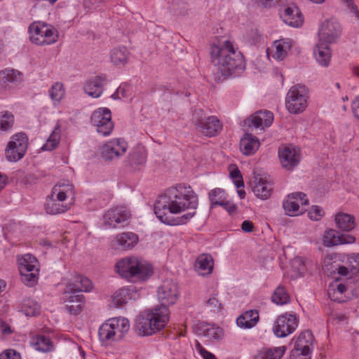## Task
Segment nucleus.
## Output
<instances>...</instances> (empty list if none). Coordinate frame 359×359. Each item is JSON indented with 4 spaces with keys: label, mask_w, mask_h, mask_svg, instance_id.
<instances>
[{
    "label": "nucleus",
    "mask_w": 359,
    "mask_h": 359,
    "mask_svg": "<svg viewBox=\"0 0 359 359\" xmlns=\"http://www.w3.org/2000/svg\"><path fill=\"white\" fill-rule=\"evenodd\" d=\"M198 205V196L192 188L178 184L159 196L154 205V213L165 224L182 225L195 215Z\"/></svg>",
    "instance_id": "obj_1"
},
{
    "label": "nucleus",
    "mask_w": 359,
    "mask_h": 359,
    "mask_svg": "<svg viewBox=\"0 0 359 359\" xmlns=\"http://www.w3.org/2000/svg\"><path fill=\"white\" fill-rule=\"evenodd\" d=\"M210 55L215 71L222 76L239 75L245 68L243 54L235 42L230 39L212 45Z\"/></svg>",
    "instance_id": "obj_2"
},
{
    "label": "nucleus",
    "mask_w": 359,
    "mask_h": 359,
    "mask_svg": "<svg viewBox=\"0 0 359 359\" xmlns=\"http://www.w3.org/2000/svg\"><path fill=\"white\" fill-rule=\"evenodd\" d=\"M170 315V309L165 306L157 305L145 310L137 317L136 330L140 335L151 336L166 326Z\"/></svg>",
    "instance_id": "obj_3"
},
{
    "label": "nucleus",
    "mask_w": 359,
    "mask_h": 359,
    "mask_svg": "<svg viewBox=\"0 0 359 359\" xmlns=\"http://www.w3.org/2000/svg\"><path fill=\"white\" fill-rule=\"evenodd\" d=\"M74 196L75 191L72 184L69 182L57 183L46 199V212L50 215H58L67 212L71 208Z\"/></svg>",
    "instance_id": "obj_4"
},
{
    "label": "nucleus",
    "mask_w": 359,
    "mask_h": 359,
    "mask_svg": "<svg viewBox=\"0 0 359 359\" xmlns=\"http://www.w3.org/2000/svg\"><path fill=\"white\" fill-rule=\"evenodd\" d=\"M116 272L131 282L144 281L153 274V267L147 261L137 257H128L116 264Z\"/></svg>",
    "instance_id": "obj_5"
},
{
    "label": "nucleus",
    "mask_w": 359,
    "mask_h": 359,
    "mask_svg": "<svg viewBox=\"0 0 359 359\" xmlns=\"http://www.w3.org/2000/svg\"><path fill=\"white\" fill-rule=\"evenodd\" d=\"M130 327L129 320L125 317H115L107 320L98 330V337L102 343L109 344L122 339Z\"/></svg>",
    "instance_id": "obj_6"
},
{
    "label": "nucleus",
    "mask_w": 359,
    "mask_h": 359,
    "mask_svg": "<svg viewBox=\"0 0 359 359\" xmlns=\"http://www.w3.org/2000/svg\"><path fill=\"white\" fill-rule=\"evenodd\" d=\"M29 40L38 46H49L57 42L59 33L52 25L34 22L28 28Z\"/></svg>",
    "instance_id": "obj_7"
},
{
    "label": "nucleus",
    "mask_w": 359,
    "mask_h": 359,
    "mask_svg": "<svg viewBox=\"0 0 359 359\" xmlns=\"http://www.w3.org/2000/svg\"><path fill=\"white\" fill-rule=\"evenodd\" d=\"M309 98V90L304 85L292 86L285 96V108L290 114H302L308 107Z\"/></svg>",
    "instance_id": "obj_8"
},
{
    "label": "nucleus",
    "mask_w": 359,
    "mask_h": 359,
    "mask_svg": "<svg viewBox=\"0 0 359 359\" xmlns=\"http://www.w3.org/2000/svg\"><path fill=\"white\" fill-rule=\"evenodd\" d=\"M17 262L22 281L27 286H34L38 281L40 268L37 259L27 253L18 255Z\"/></svg>",
    "instance_id": "obj_9"
},
{
    "label": "nucleus",
    "mask_w": 359,
    "mask_h": 359,
    "mask_svg": "<svg viewBox=\"0 0 359 359\" xmlns=\"http://www.w3.org/2000/svg\"><path fill=\"white\" fill-rule=\"evenodd\" d=\"M91 123L96 128L97 132L103 135L109 136L113 129L111 111L106 107H100L93 111L91 115Z\"/></svg>",
    "instance_id": "obj_10"
},
{
    "label": "nucleus",
    "mask_w": 359,
    "mask_h": 359,
    "mask_svg": "<svg viewBox=\"0 0 359 359\" xmlns=\"http://www.w3.org/2000/svg\"><path fill=\"white\" fill-rule=\"evenodd\" d=\"M28 139L23 133L13 135L6 149V156L10 161H17L21 159L27 149Z\"/></svg>",
    "instance_id": "obj_11"
},
{
    "label": "nucleus",
    "mask_w": 359,
    "mask_h": 359,
    "mask_svg": "<svg viewBox=\"0 0 359 359\" xmlns=\"http://www.w3.org/2000/svg\"><path fill=\"white\" fill-rule=\"evenodd\" d=\"M298 324L296 314L285 313L277 317L273 327V333L278 337H285L295 331Z\"/></svg>",
    "instance_id": "obj_12"
},
{
    "label": "nucleus",
    "mask_w": 359,
    "mask_h": 359,
    "mask_svg": "<svg viewBox=\"0 0 359 359\" xmlns=\"http://www.w3.org/2000/svg\"><path fill=\"white\" fill-rule=\"evenodd\" d=\"M342 32L341 26L334 18L323 21L318 29L319 41L325 43H335L341 36Z\"/></svg>",
    "instance_id": "obj_13"
},
{
    "label": "nucleus",
    "mask_w": 359,
    "mask_h": 359,
    "mask_svg": "<svg viewBox=\"0 0 359 359\" xmlns=\"http://www.w3.org/2000/svg\"><path fill=\"white\" fill-rule=\"evenodd\" d=\"M309 203L307 196L303 192H293L287 195L283 201V208L285 215L294 217L299 215L302 212L301 205Z\"/></svg>",
    "instance_id": "obj_14"
},
{
    "label": "nucleus",
    "mask_w": 359,
    "mask_h": 359,
    "mask_svg": "<svg viewBox=\"0 0 359 359\" xmlns=\"http://www.w3.org/2000/svg\"><path fill=\"white\" fill-rule=\"evenodd\" d=\"M278 156L281 165L287 170H292L300 162L301 151L294 145H285L279 148Z\"/></svg>",
    "instance_id": "obj_15"
},
{
    "label": "nucleus",
    "mask_w": 359,
    "mask_h": 359,
    "mask_svg": "<svg viewBox=\"0 0 359 359\" xmlns=\"http://www.w3.org/2000/svg\"><path fill=\"white\" fill-rule=\"evenodd\" d=\"M180 292L177 284L171 280L163 281L158 289V299L161 305L169 306L175 304L179 298Z\"/></svg>",
    "instance_id": "obj_16"
},
{
    "label": "nucleus",
    "mask_w": 359,
    "mask_h": 359,
    "mask_svg": "<svg viewBox=\"0 0 359 359\" xmlns=\"http://www.w3.org/2000/svg\"><path fill=\"white\" fill-rule=\"evenodd\" d=\"M294 45V41L289 38L276 40L271 47L267 48V55L276 61H283L291 53Z\"/></svg>",
    "instance_id": "obj_17"
},
{
    "label": "nucleus",
    "mask_w": 359,
    "mask_h": 359,
    "mask_svg": "<svg viewBox=\"0 0 359 359\" xmlns=\"http://www.w3.org/2000/svg\"><path fill=\"white\" fill-rule=\"evenodd\" d=\"M127 149L128 144L123 139L114 138L102 147L100 154L105 160H113L124 155Z\"/></svg>",
    "instance_id": "obj_18"
},
{
    "label": "nucleus",
    "mask_w": 359,
    "mask_h": 359,
    "mask_svg": "<svg viewBox=\"0 0 359 359\" xmlns=\"http://www.w3.org/2000/svg\"><path fill=\"white\" fill-rule=\"evenodd\" d=\"M196 129L202 134L212 137L219 133L222 129V124L215 116L194 120Z\"/></svg>",
    "instance_id": "obj_19"
},
{
    "label": "nucleus",
    "mask_w": 359,
    "mask_h": 359,
    "mask_svg": "<svg viewBox=\"0 0 359 359\" xmlns=\"http://www.w3.org/2000/svg\"><path fill=\"white\" fill-rule=\"evenodd\" d=\"M194 330L197 335L205 338L207 341H218L224 336V332L221 327L205 322L196 324Z\"/></svg>",
    "instance_id": "obj_20"
},
{
    "label": "nucleus",
    "mask_w": 359,
    "mask_h": 359,
    "mask_svg": "<svg viewBox=\"0 0 359 359\" xmlns=\"http://www.w3.org/2000/svg\"><path fill=\"white\" fill-rule=\"evenodd\" d=\"M130 217V213L125 207H115L108 210L104 215V224L110 228H115L123 224Z\"/></svg>",
    "instance_id": "obj_21"
},
{
    "label": "nucleus",
    "mask_w": 359,
    "mask_h": 359,
    "mask_svg": "<svg viewBox=\"0 0 359 359\" xmlns=\"http://www.w3.org/2000/svg\"><path fill=\"white\" fill-rule=\"evenodd\" d=\"M62 300L67 312L76 316L82 311L85 304V297L83 294H70L69 290H64Z\"/></svg>",
    "instance_id": "obj_22"
},
{
    "label": "nucleus",
    "mask_w": 359,
    "mask_h": 359,
    "mask_svg": "<svg viewBox=\"0 0 359 359\" xmlns=\"http://www.w3.org/2000/svg\"><path fill=\"white\" fill-rule=\"evenodd\" d=\"M322 240L325 246L332 247L337 245L353 243L355 238L351 235L342 234L334 229H330L324 232Z\"/></svg>",
    "instance_id": "obj_23"
},
{
    "label": "nucleus",
    "mask_w": 359,
    "mask_h": 359,
    "mask_svg": "<svg viewBox=\"0 0 359 359\" xmlns=\"http://www.w3.org/2000/svg\"><path fill=\"white\" fill-rule=\"evenodd\" d=\"M252 191L255 196L262 200L269 198L273 193L272 181L266 176L255 177Z\"/></svg>",
    "instance_id": "obj_24"
},
{
    "label": "nucleus",
    "mask_w": 359,
    "mask_h": 359,
    "mask_svg": "<svg viewBox=\"0 0 359 359\" xmlns=\"http://www.w3.org/2000/svg\"><path fill=\"white\" fill-rule=\"evenodd\" d=\"M273 121V114L268 110L259 111L245 120L249 127L264 130L269 127Z\"/></svg>",
    "instance_id": "obj_25"
},
{
    "label": "nucleus",
    "mask_w": 359,
    "mask_h": 359,
    "mask_svg": "<svg viewBox=\"0 0 359 359\" xmlns=\"http://www.w3.org/2000/svg\"><path fill=\"white\" fill-rule=\"evenodd\" d=\"M338 274L346 279L359 275V254L353 253L346 256V266L338 267Z\"/></svg>",
    "instance_id": "obj_26"
},
{
    "label": "nucleus",
    "mask_w": 359,
    "mask_h": 359,
    "mask_svg": "<svg viewBox=\"0 0 359 359\" xmlns=\"http://www.w3.org/2000/svg\"><path fill=\"white\" fill-rule=\"evenodd\" d=\"M92 289V283L86 277L76 275L67 283L65 290H69L70 294H80L81 292H89Z\"/></svg>",
    "instance_id": "obj_27"
},
{
    "label": "nucleus",
    "mask_w": 359,
    "mask_h": 359,
    "mask_svg": "<svg viewBox=\"0 0 359 359\" xmlns=\"http://www.w3.org/2000/svg\"><path fill=\"white\" fill-rule=\"evenodd\" d=\"M29 344L35 351L41 353H49L55 349V345L51 339L41 334L31 335Z\"/></svg>",
    "instance_id": "obj_28"
},
{
    "label": "nucleus",
    "mask_w": 359,
    "mask_h": 359,
    "mask_svg": "<svg viewBox=\"0 0 359 359\" xmlns=\"http://www.w3.org/2000/svg\"><path fill=\"white\" fill-rule=\"evenodd\" d=\"M313 55L319 65L324 67H328L332 57L330 43H325V42L318 40L313 48Z\"/></svg>",
    "instance_id": "obj_29"
},
{
    "label": "nucleus",
    "mask_w": 359,
    "mask_h": 359,
    "mask_svg": "<svg viewBox=\"0 0 359 359\" xmlns=\"http://www.w3.org/2000/svg\"><path fill=\"white\" fill-rule=\"evenodd\" d=\"M281 17L283 20L291 27H299L304 22V17L299 8L295 5H290L285 8Z\"/></svg>",
    "instance_id": "obj_30"
},
{
    "label": "nucleus",
    "mask_w": 359,
    "mask_h": 359,
    "mask_svg": "<svg viewBox=\"0 0 359 359\" xmlns=\"http://www.w3.org/2000/svg\"><path fill=\"white\" fill-rule=\"evenodd\" d=\"M138 241V236L132 232H125L117 235L112 241V246L115 249L123 250L133 248Z\"/></svg>",
    "instance_id": "obj_31"
},
{
    "label": "nucleus",
    "mask_w": 359,
    "mask_h": 359,
    "mask_svg": "<svg viewBox=\"0 0 359 359\" xmlns=\"http://www.w3.org/2000/svg\"><path fill=\"white\" fill-rule=\"evenodd\" d=\"M313 337L311 332L309 330L302 332L298 337L293 338L294 346L292 350L311 354L313 348Z\"/></svg>",
    "instance_id": "obj_32"
},
{
    "label": "nucleus",
    "mask_w": 359,
    "mask_h": 359,
    "mask_svg": "<svg viewBox=\"0 0 359 359\" xmlns=\"http://www.w3.org/2000/svg\"><path fill=\"white\" fill-rule=\"evenodd\" d=\"M105 78L102 76H95L86 81L83 90L89 96L97 98L100 97L103 91V86Z\"/></svg>",
    "instance_id": "obj_33"
},
{
    "label": "nucleus",
    "mask_w": 359,
    "mask_h": 359,
    "mask_svg": "<svg viewBox=\"0 0 359 359\" xmlns=\"http://www.w3.org/2000/svg\"><path fill=\"white\" fill-rule=\"evenodd\" d=\"M348 289V287L347 285H345L337 279L329 285L327 294L332 301L343 302L347 299L346 292Z\"/></svg>",
    "instance_id": "obj_34"
},
{
    "label": "nucleus",
    "mask_w": 359,
    "mask_h": 359,
    "mask_svg": "<svg viewBox=\"0 0 359 359\" xmlns=\"http://www.w3.org/2000/svg\"><path fill=\"white\" fill-rule=\"evenodd\" d=\"M259 320V313L252 309L243 313L236 319L237 325L242 329H250L255 327Z\"/></svg>",
    "instance_id": "obj_35"
},
{
    "label": "nucleus",
    "mask_w": 359,
    "mask_h": 359,
    "mask_svg": "<svg viewBox=\"0 0 359 359\" xmlns=\"http://www.w3.org/2000/svg\"><path fill=\"white\" fill-rule=\"evenodd\" d=\"M259 145L258 138L248 133H246L240 141V149L243 154L247 156L255 154Z\"/></svg>",
    "instance_id": "obj_36"
},
{
    "label": "nucleus",
    "mask_w": 359,
    "mask_h": 359,
    "mask_svg": "<svg viewBox=\"0 0 359 359\" xmlns=\"http://www.w3.org/2000/svg\"><path fill=\"white\" fill-rule=\"evenodd\" d=\"M213 266L214 262L211 255L203 254L198 257L195 268L199 274L205 276L212 272Z\"/></svg>",
    "instance_id": "obj_37"
},
{
    "label": "nucleus",
    "mask_w": 359,
    "mask_h": 359,
    "mask_svg": "<svg viewBox=\"0 0 359 359\" xmlns=\"http://www.w3.org/2000/svg\"><path fill=\"white\" fill-rule=\"evenodd\" d=\"M134 292L135 287L133 286L121 288L114 293L112 302L115 306H121L133 298Z\"/></svg>",
    "instance_id": "obj_38"
},
{
    "label": "nucleus",
    "mask_w": 359,
    "mask_h": 359,
    "mask_svg": "<svg viewBox=\"0 0 359 359\" xmlns=\"http://www.w3.org/2000/svg\"><path fill=\"white\" fill-rule=\"evenodd\" d=\"M334 221L337 226L345 231H351L355 226L354 217L343 212H337L335 215Z\"/></svg>",
    "instance_id": "obj_39"
},
{
    "label": "nucleus",
    "mask_w": 359,
    "mask_h": 359,
    "mask_svg": "<svg viewBox=\"0 0 359 359\" xmlns=\"http://www.w3.org/2000/svg\"><path fill=\"white\" fill-rule=\"evenodd\" d=\"M66 90L61 82L54 83L48 90V95L55 107L60 104L61 101L65 98Z\"/></svg>",
    "instance_id": "obj_40"
},
{
    "label": "nucleus",
    "mask_w": 359,
    "mask_h": 359,
    "mask_svg": "<svg viewBox=\"0 0 359 359\" xmlns=\"http://www.w3.org/2000/svg\"><path fill=\"white\" fill-rule=\"evenodd\" d=\"M129 51L124 46L113 48L110 52V60L116 66H124L128 59Z\"/></svg>",
    "instance_id": "obj_41"
},
{
    "label": "nucleus",
    "mask_w": 359,
    "mask_h": 359,
    "mask_svg": "<svg viewBox=\"0 0 359 359\" xmlns=\"http://www.w3.org/2000/svg\"><path fill=\"white\" fill-rule=\"evenodd\" d=\"M286 348L284 346L263 348L256 355V359H280L284 355Z\"/></svg>",
    "instance_id": "obj_42"
},
{
    "label": "nucleus",
    "mask_w": 359,
    "mask_h": 359,
    "mask_svg": "<svg viewBox=\"0 0 359 359\" xmlns=\"http://www.w3.org/2000/svg\"><path fill=\"white\" fill-rule=\"evenodd\" d=\"M19 76L20 73L12 69L0 71V86L7 88L11 83L18 81Z\"/></svg>",
    "instance_id": "obj_43"
},
{
    "label": "nucleus",
    "mask_w": 359,
    "mask_h": 359,
    "mask_svg": "<svg viewBox=\"0 0 359 359\" xmlns=\"http://www.w3.org/2000/svg\"><path fill=\"white\" fill-rule=\"evenodd\" d=\"M339 259V255L337 253L327 254L323 259V270L330 274L336 271L338 273V267L340 266L336 264V262Z\"/></svg>",
    "instance_id": "obj_44"
},
{
    "label": "nucleus",
    "mask_w": 359,
    "mask_h": 359,
    "mask_svg": "<svg viewBox=\"0 0 359 359\" xmlns=\"http://www.w3.org/2000/svg\"><path fill=\"white\" fill-rule=\"evenodd\" d=\"M60 126L59 123H57L54 128V130H53V132L48 137V140H46V143L42 147V149L46 151H51L55 149L60 141Z\"/></svg>",
    "instance_id": "obj_45"
},
{
    "label": "nucleus",
    "mask_w": 359,
    "mask_h": 359,
    "mask_svg": "<svg viewBox=\"0 0 359 359\" xmlns=\"http://www.w3.org/2000/svg\"><path fill=\"white\" fill-rule=\"evenodd\" d=\"M20 311L26 316H35L40 313L41 307L36 301L27 299L23 301Z\"/></svg>",
    "instance_id": "obj_46"
},
{
    "label": "nucleus",
    "mask_w": 359,
    "mask_h": 359,
    "mask_svg": "<svg viewBox=\"0 0 359 359\" xmlns=\"http://www.w3.org/2000/svg\"><path fill=\"white\" fill-rule=\"evenodd\" d=\"M146 158L147 155L143 149L134 151L129 157L130 163L135 170H140L144 166Z\"/></svg>",
    "instance_id": "obj_47"
},
{
    "label": "nucleus",
    "mask_w": 359,
    "mask_h": 359,
    "mask_svg": "<svg viewBox=\"0 0 359 359\" xmlns=\"http://www.w3.org/2000/svg\"><path fill=\"white\" fill-rule=\"evenodd\" d=\"M272 302L277 305H284L290 302V296L285 287H278L271 297Z\"/></svg>",
    "instance_id": "obj_48"
},
{
    "label": "nucleus",
    "mask_w": 359,
    "mask_h": 359,
    "mask_svg": "<svg viewBox=\"0 0 359 359\" xmlns=\"http://www.w3.org/2000/svg\"><path fill=\"white\" fill-rule=\"evenodd\" d=\"M209 199L212 208L216 205L221 206L226 200V193L220 188L214 189L209 193Z\"/></svg>",
    "instance_id": "obj_49"
},
{
    "label": "nucleus",
    "mask_w": 359,
    "mask_h": 359,
    "mask_svg": "<svg viewBox=\"0 0 359 359\" xmlns=\"http://www.w3.org/2000/svg\"><path fill=\"white\" fill-rule=\"evenodd\" d=\"M14 123V116L9 111L0 112V133L7 132Z\"/></svg>",
    "instance_id": "obj_50"
},
{
    "label": "nucleus",
    "mask_w": 359,
    "mask_h": 359,
    "mask_svg": "<svg viewBox=\"0 0 359 359\" xmlns=\"http://www.w3.org/2000/svg\"><path fill=\"white\" fill-rule=\"evenodd\" d=\"M229 173L230 177L236 188L244 187V182L242 175L236 165H230Z\"/></svg>",
    "instance_id": "obj_51"
},
{
    "label": "nucleus",
    "mask_w": 359,
    "mask_h": 359,
    "mask_svg": "<svg viewBox=\"0 0 359 359\" xmlns=\"http://www.w3.org/2000/svg\"><path fill=\"white\" fill-rule=\"evenodd\" d=\"M341 3L351 16L354 17L356 20H359V9L353 0H341Z\"/></svg>",
    "instance_id": "obj_52"
},
{
    "label": "nucleus",
    "mask_w": 359,
    "mask_h": 359,
    "mask_svg": "<svg viewBox=\"0 0 359 359\" xmlns=\"http://www.w3.org/2000/svg\"><path fill=\"white\" fill-rule=\"evenodd\" d=\"M131 87L128 84H121L116 90V92L111 95L112 98L116 99H121V98H127L130 94Z\"/></svg>",
    "instance_id": "obj_53"
},
{
    "label": "nucleus",
    "mask_w": 359,
    "mask_h": 359,
    "mask_svg": "<svg viewBox=\"0 0 359 359\" xmlns=\"http://www.w3.org/2000/svg\"><path fill=\"white\" fill-rule=\"evenodd\" d=\"M323 209L318 205H312L308 211V217L313 221H319L324 216Z\"/></svg>",
    "instance_id": "obj_54"
},
{
    "label": "nucleus",
    "mask_w": 359,
    "mask_h": 359,
    "mask_svg": "<svg viewBox=\"0 0 359 359\" xmlns=\"http://www.w3.org/2000/svg\"><path fill=\"white\" fill-rule=\"evenodd\" d=\"M204 304L205 307L213 312H218L220 310L222 305L215 295L205 299L204 300Z\"/></svg>",
    "instance_id": "obj_55"
},
{
    "label": "nucleus",
    "mask_w": 359,
    "mask_h": 359,
    "mask_svg": "<svg viewBox=\"0 0 359 359\" xmlns=\"http://www.w3.org/2000/svg\"><path fill=\"white\" fill-rule=\"evenodd\" d=\"M292 267L297 269L295 278L303 276L305 272V266L303 260L300 258H296L292 261Z\"/></svg>",
    "instance_id": "obj_56"
},
{
    "label": "nucleus",
    "mask_w": 359,
    "mask_h": 359,
    "mask_svg": "<svg viewBox=\"0 0 359 359\" xmlns=\"http://www.w3.org/2000/svg\"><path fill=\"white\" fill-rule=\"evenodd\" d=\"M0 359H21V356L17 351L8 349L0 354Z\"/></svg>",
    "instance_id": "obj_57"
},
{
    "label": "nucleus",
    "mask_w": 359,
    "mask_h": 359,
    "mask_svg": "<svg viewBox=\"0 0 359 359\" xmlns=\"http://www.w3.org/2000/svg\"><path fill=\"white\" fill-rule=\"evenodd\" d=\"M311 354L306 353L297 350H292L290 353V359H311Z\"/></svg>",
    "instance_id": "obj_58"
},
{
    "label": "nucleus",
    "mask_w": 359,
    "mask_h": 359,
    "mask_svg": "<svg viewBox=\"0 0 359 359\" xmlns=\"http://www.w3.org/2000/svg\"><path fill=\"white\" fill-rule=\"evenodd\" d=\"M196 349L203 359H217L213 353L207 351L201 344H198L196 346Z\"/></svg>",
    "instance_id": "obj_59"
},
{
    "label": "nucleus",
    "mask_w": 359,
    "mask_h": 359,
    "mask_svg": "<svg viewBox=\"0 0 359 359\" xmlns=\"http://www.w3.org/2000/svg\"><path fill=\"white\" fill-rule=\"evenodd\" d=\"M351 109L355 117L359 121V95L352 101Z\"/></svg>",
    "instance_id": "obj_60"
},
{
    "label": "nucleus",
    "mask_w": 359,
    "mask_h": 359,
    "mask_svg": "<svg viewBox=\"0 0 359 359\" xmlns=\"http://www.w3.org/2000/svg\"><path fill=\"white\" fill-rule=\"evenodd\" d=\"M241 229L247 233H250L254 229V224L250 220H245L242 222Z\"/></svg>",
    "instance_id": "obj_61"
},
{
    "label": "nucleus",
    "mask_w": 359,
    "mask_h": 359,
    "mask_svg": "<svg viewBox=\"0 0 359 359\" xmlns=\"http://www.w3.org/2000/svg\"><path fill=\"white\" fill-rule=\"evenodd\" d=\"M221 206L223 207L229 213L235 212L237 209L236 205L234 203L227 201V199L224 202L223 205H222Z\"/></svg>",
    "instance_id": "obj_62"
},
{
    "label": "nucleus",
    "mask_w": 359,
    "mask_h": 359,
    "mask_svg": "<svg viewBox=\"0 0 359 359\" xmlns=\"http://www.w3.org/2000/svg\"><path fill=\"white\" fill-rule=\"evenodd\" d=\"M280 0H258L265 8H270L276 5Z\"/></svg>",
    "instance_id": "obj_63"
},
{
    "label": "nucleus",
    "mask_w": 359,
    "mask_h": 359,
    "mask_svg": "<svg viewBox=\"0 0 359 359\" xmlns=\"http://www.w3.org/2000/svg\"><path fill=\"white\" fill-rule=\"evenodd\" d=\"M178 337H185L187 334V327L184 325H179L177 327H175Z\"/></svg>",
    "instance_id": "obj_64"
}]
</instances>
